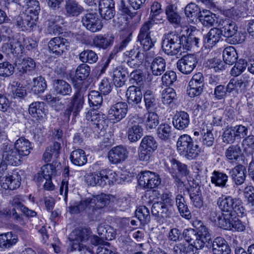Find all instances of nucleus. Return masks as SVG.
Here are the masks:
<instances>
[{
	"label": "nucleus",
	"instance_id": "1",
	"mask_svg": "<svg viewBox=\"0 0 254 254\" xmlns=\"http://www.w3.org/2000/svg\"><path fill=\"white\" fill-rule=\"evenodd\" d=\"M90 229L87 228H77L73 230L69 235L70 241L73 242L72 248L79 252L83 251L85 254H94L92 246H87L85 243L90 239L92 245L97 246L104 241L100 236L91 235Z\"/></svg>",
	"mask_w": 254,
	"mask_h": 254
},
{
	"label": "nucleus",
	"instance_id": "2",
	"mask_svg": "<svg viewBox=\"0 0 254 254\" xmlns=\"http://www.w3.org/2000/svg\"><path fill=\"white\" fill-rule=\"evenodd\" d=\"M193 225L196 229H185L183 236L188 242H192L196 249H202L205 244L209 243L211 240V236L208 229L203 225L201 221H196Z\"/></svg>",
	"mask_w": 254,
	"mask_h": 254
},
{
	"label": "nucleus",
	"instance_id": "3",
	"mask_svg": "<svg viewBox=\"0 0 254 254\" xmlns=\"http://www.w3.org/2000/svg\"><path fill=\"white\" fill-rule=\"evenodd\" d=\"M161 4L157 2H154L152 4L151 6V18L144 22L140 28L137 38L144 51H148L154 46V41L150 37V30L155 23L153 17L157 16L161 12Z\"/></svg>",
	"mask_w": 254,
	"mask_h": 254
},
{
	"label": "nucleus",
	"instance_id": "4",
	"mask_svg": "<svg viewBox=\"0 0 254 254\" xmlns=\"http://www.w3.org/2000/svg\"><path fill=\"white\" fill-rule=\"evenodd\" d=\"M179 153L187 158L191 160L198 156L200 148L197 144L193 145L192 138L188 134L180 136L177 142Z\"/></svg>",
	"mask_w": 254,
	"mask_h": 254
},
{
	"label": "nucleus",
	"instance_id": "5",
	"mask_svg": "<svg viewBox=\"0 0 254 254\" xmlns=\"http://www.w3.org/2000/svg\"><path fill=\"white\" fill-rule=\"evenodd\" d=\"M181 35L175 31L165 34L162 42V48L168 55H176L182 47Z\"/></svg>",
	"mask_w": 254,
	"mask_h": 254
},
{
	"label": "nucleus",
	"instance_id": "6",
	"mask_svg": "<svg viewBox=\"0 0 254 254\" xmlns=\"http://www.w3.org/2000/svg\"><path fill=\"white\" fill-rule=\"evenodd\" d=\"M217 205L223 213H242L243 210L241 200L230 196L222 195L217 199Z\"/></svg>",
	"mask_w": 254,
	"mask_h": 254
},
{
	"label": "nucleus",
	"instance_id": "7",
	"mask_svg": "<svg viewBox=\"0 0 254 254\" xmlns=\"http://www.w3.org/2000/svg\"><path fill=\"white\" fill-rule=\"evenodd\" d=\"M157 147L155 138L151 135H146L142 138L138 149V157L141 161L149 160L152 153Z\"/></svg>",
	"mask_w": 254,
	"mask_h": 254
},
{
	"label": "nucleus",
	"instance_id": "8",
	"mask_svg": "<svg viewBox=\"0 0 254 254\" xmlns=\"http://www.w3.org/2000/svg\"><path fill=\"white\" fill-rule=\"evenodd\" d=\"M90 71V67L88 64H79L77 67L75 76L71 79L72 83L75 88H81L86 90L89 82L86 80Z\"/></svg>",
	"mask_w": 254,
	"mask_h": 254
},
{
	"label": "nucleus",
	"instance_id": "9",
	"mask_svg": "<svg viewBox=\"0 0 254 254\" xmlns=\"http://www.w3.org/2000/svg\"><path fill=\"white\" fill-rule=\"evenodd\" d=\"M81 22L87 30L91 32L100 31L103 27L102 20L96 12H87L83 14Z\"/></svg>",
	"mask_w": 254,
	"mask_h": 254
},
{
	"label": "nucleus",
	"instance_id": "10",
	"mask_svg": "<svg viewBox=\"0 0 254 254\" xmlns=\"http://www.w3.org/2000/svg\"><path fill=\"white\" fill-rule=\"evenodd\" d=\"M1 151L2 159L9 165L17 166L21 164L22 158L12 145L8 143H3Z\"/></svg>",
	"mask_w": 254,
	"mask_h": 254
},
{
	"label": "nucleus",
	"instance_id": "11",
	"mask_svg": "<svg viewBox=\"0 0 254 254\" xmlns=\"http://www.w3.org/2000/svg\"><path fill=\"white\" fill-rule=\"evenodd\" d=\"M139 185L145 189H153L161 183L159 176L150 171H144L138 178Z\"/></svg>",
	"mask_w": 254,
	"mask_h": 254
},
{
	"label": "nucleus",
	"instance_id": "12",
	"mask_svg": "<svg viewBox=\"0 0 254 254\" xmlns=\"http://www.w3.org/2000/svg\"><path fill=\"white\" fill-rule=\"evenodd\" d=\"M88 200L90 204V207H91V210L93 213V214L91 213V214L93 215H95V216H91V218L92 219H96L97 216H96V212H97V214H98L99 209L109 204L110 202V196L109 195L101 193L97 195L96 197H93L91 198H88Z\"/></svg>",
	"mask_w": 254,
	"mask_h": 254
},
{
	"label": "nucleus",
	"instance_id": "13",
	"mask_svg": "<svg viewBox=\"0 0 254 254\" xmlns=\"http://www.w3.org/2000/svg\"><path fill=\"white\" fill-rule=\"evenodd\" d=\"M200 182L193 180L190 184L189 193L192 205L196 208H200L203 205V199L200 189Z\"/></svg>",
	"mask_w": 254,
	"mask_h": 254
},
{
	"label": "nucleus",
	"instance_id": "14",
	"mask_svg": "<svg viewBox=\"0 0 254 254\" xmlns=\"http://www.w3.org/2000/svg\"><path fill=\"white\" fill-rule=\"evenodd\" d=\"M206 247L212 248L213 254H230L231 249L226 241L221 237L216 238L213 241L205 244Z\"/></svg>",
	"mask_w": 254,
	"mask_h": 254
},
{
	"label": "nucleus",
	"instance_id": "15",
	"mask_svg": "<svg viewBox=\"0 0 254 254\" xmlns=\"http://www.w3.org/2000/svg\"><path fill=\"white\" fill-rule=\"evenodd\" d=\"M172 210L160 202L154 203L152 206L151 212L155 216V219L159 223H163L167 218L172 214Z\"/></svg>",
	"mask_w": 254,
	"mask_h": 254
},
{
	"label": "nucleus",
	"instance_id": "16",
	"mask_svg": "<svg viewBox=\"0 0 254 254\" xmlns=\"http://www.w3.org/2000/svg\"><path fill=\"white\" fill-rule=\"evenodd\" d=\"M138 119L133 117L128 121L129 127L127 134L128 139L131 142L138 141L143 136V129L142 126L137 123L135 120Z\"/></svg>",
	"mask_w": 254,
	"mask_h": 254
},
{
	"label": "nucleus",
	"instance_id": "17",
	"mask_svg": "<svg viewBox=\"0 0 254 254\" xmlns=\"http://www.w3.org/2000/svg\"><path fill=\"white\" fill-rule=\"evenodd\" d=\"M127 112V105L125 102H118L110 107L108 111V118L110 120L120 121L124 118Z\"/></svg>",
	"mask_w": 254,
	"mask_h": 254
},
{
	"label": "nucleus",
	"instance_id": "18",
	"mask_svg": "<svg viewBox=\"0 0 254 254\" xmlns=\"http://www.w3.org/2000/svg\"><path fill=\"white\" fill-rule=\"evenodd\" d=\"M126 147L119 145L112 148L108 152V159L112 164H118L125 161L128 156Z\"/></svg>",
	"mask_w": 254,
	"mask_h": 254
},
{
	"label": "nucleus",
	"instance_id": "19",
	"mask_svg": "<svg viewBox=\"0 0 254 254\" xmlns=\"http://www.w3.org/2000/svg\"><path fill=\"white\" fill-rule=\"evenodd\" d=\"M13 23L22 31L30 30L35 24L33 16L27 12H23L15 16Z\"/></svg>",
	"mask_w": 254,
	"mask_h": 254
},
{
	"label": "nucleus",
	"instance_id": "20",
	"mask_svg": "<svg viewBox=\"0 0 254 254\" xmlns=\"http://www.w3.org/2000/svg\"><path fill=\"white\" fill-rule=\"evenodd\" d=\"M68 46L67 40L59 37L52 38L48 44L50 50L57 56L61 55Z\"/></svg>",
	"mask_w": 254,
	"mask_h": 254
},
{
	"label": "nucleus",
	"instance_id": "21",
	"mask_svg": "<svg viewBox=\"0 0 254 254\" xmlns=\"http://www.w3.org/2000/svg\"><path fill=\"white\" fill-rule=\"evenodd\" d=\"M56 168L54 165L47 164L43 166L40 172L35 175L34 180L39 183H42L44 179H51L52 176L56 175Z\"/></svg>",
	"mask_w": 254,
	"mask_h": 254
},
{
	"label": "nucleus",
	"instance_id": "22",
	"mask_svg": "<svg viewBox=\"0 0 254 254\" xmlns=\"http://www.w3.org/2000/svg\"><path fill=\"white\" fill-rule=\"evenodd\" d=\"M247 170L246 167L239 164L230 170L229 174L235 184L238 186L242 185L245 181Z\"/></svg>",
	"mask_w": 254,
	"mask_h": 254
},
{
	"label": "nucleus",
	"instance_id": "23",
	"mask_svg": "<svg viewBox=\"0 0 254 254\" xmlns=\"http://www.w3.org/2000/svg\"><path fill=\"white\" fill-rule=\"evenodd\" d=\"M1 183V187L5 190H14L19 188L21 184V177L18 173L3 178Z\"/></svg>",
	"mask_w": 254,
	"mask_h": 254
},
{
	"label": "nucleus",
	"instance_id": "24",
	"mask_svg": "<svg viewBox=\"0 0 254 254\" xmlns=\"http://www.w3.org/2000/svg\"><path fill=\"white\" fill-rule=\"evenodd\" d=\"M220 30L226 37H232L237 34L238 27L236 23L230 19H225L220 23Z\"/></svg>",
	"mask_w": 254,
	"mask_h": 254
},
{
	"label": "nucleus",
	"instance_id": "25",
	"mask_svg": "<svg viewBox=\"0 0 254 254\" xmlns=\"http://www.w3.org/2000/svg\"><path fill=\"white\" fill-rule=\"evenodd\" d=\"M23 47L16 39L9 38L7 43H4L2 46L3 51L9 54L18 55L22 53Z\"/></svg>",
	"mask_w": 254,
	"mask_h": 254
},
{
	"label": "nucleus",
	"instance_id": "26",
	"mask_svg": "<svg viewBox=\"0 0 254 254\" xmlns=\"http://www.w3.org/2000/svg\"><path fill=\"white\" fill-rule=\"evenodd\" d=\"M53 86L54 90L57 94L63 96L69 95L72 91L70 85L63 79L53 80Z\"/></svg>",
	"mask_w": 254,
	"mask_h": 254
},
{
	"label": "nucleus",
	"instance_id": "27",
	"mask_svg": "<svg viewBox=\"0 0 254 254\" xmlns=\"http://www.w3.org/2000/svg\"><path fill=\"white\" fill-rule=\"evenodd\" d=\"M76 89L77 90L72 96L70 105V107L74 110V114H75V116H76L78 113L83 107V105L84 104L83 91L86 90L81 88Z\"/></svg>",
	"mask_w": 254,
	"mask_h": 254
},
{
	"label": "nucleus",
	"instance_id": "28",
	"mask_svg": "<svg viewBox=\"0 0 254 254\" xmlns=\"http://www.w3.org/2000/svg\"><path fill=\"white\" fill-rule=\"evenodd\" d=\"M189 115L186 112L181 111L177 113L173 118V125L178 129H184L189 126Z\"/></svg>",
	"mask_w": 254,
	"mask_h": 254
},
{
	"label": "nucleus",
	"instance_id": "29",
	"mask_svg": "<svg viewBox=\"0 0 254 254\" xmlns=\"http://www.w3.org/2000/svg\"><path fill=\"white\" fill-rule=\"evenodd\" d=\"M14 147L21 158L28 155L32 147L28 140L24 137H20L14 143Z\"/></svg>",
	"mask_w": 254,
	"mask_h": 254
},
{
	"label": "nucleus",
	"instance_id": "30",
	"mask_svg": "<svg viewBox=\"0 0 254 254\" xmlns=\"http://www.w3.org/2000/svg\"><path fill=\"white\" fill-rule=\"evenodd\" d=\"M169 170L173 176H177L178 174L186 176L189 173L187 166L175 159L170 160Z\"/></svg>",
	"mask_w": 254,
	"mask_h": 254
},
{
	"label": "nucleus",
	"instance_id": "31",
	"mask_svg": "<svg viewBox=\"0 0 254 254\" xmlns=\"http://www.w3.org/2000/svg\"><path fill=\"white\" fill-rule=\"evenodd\" d=\"M113 40L114 37L109 34L98 35L94 37L93 44L95 47L99 49L105 50L113 44Z\"/></svg>",
	"mask_w": 254,
	"mask_h": 254
},
{
	"label": "nucleus",
	"instance_id": "32",
	"mask_svg": "<svg viewBox=\"0 0 254 254\" xmlns=\"http://www.w3.org/2000/svg\"><path fill=\"white\" fill-rule=\"evenodd\" d=\"M128 104H137L141 101L142 94L139 87L135 86H129L126 92Z\"/></svg>",
	"mask_w": 254,
	"mask_h": 254
},
{
	"label": "nucleus",
	"instance_id": "33",
	"mask_svg": "<svg viewBox=\"0 0 254 254\" xmlns=\"http://www.w3.org/2000/svg\"><path fill=\"white\" fill-rule=\"evenodd\" d=\"M113 80L116 87H122L127 80L128 73L121 66L115 68L113 71Z\"/></svg>",
	"mask_w": 254,
	"mask_h": 254
},
{
	"label": "nucleus",
	"instance_id": "34",
	"mask_svg": "<svg viewBox=\"0 0 254 254\" xmlns=\"http://www.w3.org/2000/svg\"><path fill=\"white\" fill-rule=\"evenodd\" d=\"M17 236L12 232L0 235V247L3 249L9 248L16 244Z\"/></svg>",
	"mask_w": 254,
	"mask_h": 254
},
{
	"label": "nucleus",
	"instance_id": "35",
	"mask_svg": "<svg viewBox=\"0 0 254 254\" xmlns=\"http://www.w3.org/2000/svg\"><path fill=\"white\" fill-rule=\"evenodd\" d=\"M223 60L225 64H242L240 62L238 54L236 50L233 47H229L225 48L223 52Z\"/></svg>",
	"mask_w": 254,
	"mask_h": 254
},
{
	"label": "nucleus",
	"instance_id": "36",
	"mask_svg": "<svg viewBox=\"0 0 254 254\" xmlns=\"http://www.w3.org/2000/svg\"><path fill=\"white\" fill-rule=\"evenodd\" d=\"M65 9L66 13L72 16L79 15L83 10L82 6L75 0H66Z\"/></svg>",
	"mask_w": 254,
	"mask_h": 254
},
{
	"label": "nucleus",
	"instance_id": "37",
	"mask_svg": "<svg viewBox=\"0 0 254 254\" xmlns=\"http://www.w3.org/2000/svg\"><path fill=\"white\" fill-rule=\"evenodd\" d=\"M185 13L189 20L193 22L194 19H198L202 12L199 6L193 2L188 4L185 8Z\"/></svg>",
	"mask_w": 254,
	"mask_h": 254
},
{
	"label": "nucleus",
	"instance_id": "38",
	"mask_svg": "<svg viewBox=\"0 0 254 254\" xmlns=\"http://www.w3.org/2000/svg\"><path fill=\"white\" fill-rule=\"evenodd\" d=\"M70 159L74 165L78 166L85 165L87 161L84 151L80 149L73 150L70 154Z\"/></svg>",
	"mask_w": 254,
	"mask_h": 254
},
{
	"label": "nucleus",
	"instance_id": "39",
	"mask_svg": "<svg viewBox=\"0 0 254 254\" xmlns=\"http://www.w3.org/2000/svg\"><path fill=\"white\" fill-rule=\"evenodd\" d=\"M144 100L145 101V107L149 112H155L158 108V102L157 100L153 94L152 91L147 90L144 94Z\"/></svg>",
	"mask_w": 254,
	"mask_h": 254
},
{
	"label": "nucleus",
	"instance_id": "40",
	"mask_svg": "<svg viewBox=\"0 0 254 254\" xmlns=\"http://www.w3.org/2000/svg\"><path fill=\"white\" fill-rule=\"evenodd\" d=\"M181 38L183 41L182 47L184 49L191 50L192 49H195L199 47V39L194 36L192 34H190L188 37L182 35H181Z\"/></svg>",
	"mask_w": 254,
	"mask_h": 254
},
{
	"label": "nucleus",
	"instance_id": "41",
	"mask_svg": "<svg viewBox=\"0 0 254 254\" xmlns=\"http://www.w3.org/2000/svg\"><path fill=\"white\" fill-rule=\"evenodd\" d=\"M144 116V122L147 130L155 128L159 123V116L155 112H147Z\"/></svg>",
	"mask_w": 254,
	"mask_h": 254
},
{
	"label": "nucleus",
	"instance_id": "42",
	"mask_svg": "<svg viewBox=\"0 0 254 254\" xmlns=\"http://www.w3.org/2000/svg\"><path fill=\"white\" fill-rule=\"evenodd\" d=\"M97 231L99 236L104 241L111 240L115 237V233L113 228L109 225H99L97 228Z\"/></svg>",
	"mask_w": 254,
	"mask_h": 254
},
{
	"label": "nucleus",
	"instance_id": "43",
	"mask_svg": "<svg viewBox=\"0 0 254 254\" xmlns=\"http://www.w3.org/2000/svg\"><path fill=\"white\" fill-rule=\"evenodd\" d=\"M222 34V31L219 28H211L204 39V42L208 44V46H213L220 40Z\"/></svg>",
	"mask_w": 254,
	"mask_h": 254
},
{
	"label": "nucleus",
	"instance_id": "44",
	"mask_svg": "<svg viewBox=\"0 0 254 254\" xmlns=\"http://www.w3.org/2000/svg\"><path fill=\"white\" fill-rule=\"evenodd\" d=\"M228 178V177L226 174L214 171L212 174L211 181L216 186L223 188L226 187Z\"/></svg>",
	"mask_w": 254,
	"mask_h": 254
},
{
	"label": "nucleus",
	"instance_id": "45",
	"mask_svg": "<svg viewBox=\"0 0 254 254\" xmlns=\"http://www.w3.org/2000/svg\"><path fill=\"white\" fill-rule=\"evenodd\" d=\"M29 112L34 118H42L43 115H45L44 103L40 102L32 103L29 105Z\"/></svg>",
	"mask_w": 254,
	"mask_h": 254
},
{
	"label": "nucleus",
	"instance_id": "46",
	"mask_svg": "<svg viewBox=\"0 0 254 254\" xmlns=\"http://www.w3.org/2000/svg\"><path fill=\"white\" fill-rule=\"evenodd\" d=\"M47 83L45 78L39 76L33 79L32 91L35 94L43 92L47 88Z\"/></svg>",
	"mask_w": 254,
	"mask_h": 254
},
{
	"label": "nucleus",
	"instance_id": "47",
	"mask_svg": "<svg viewBox=\"0 0 254 254\" xmlns=\"http://www.w3.org/2000/svg\"><path fill=\"white\" fill-rule=\"evenodd\" d=\"M101 177L102 181L101 184L105 186L107 184L110 185L117 180V174L110 169H104L101 170Z\"/></svg>",
	"mask_w": 254,
	"mask_h": 254
},
{
	"label": "nucleus",
	"instance_id": "48",
	"mask_svg": "<svg viewBox=\"0 0 254 254\" xmlns=\"http://www.w3.org/2000/svg\"><path fill=\"white\" fill-rule=\"evenodd\" d=\"M69 211L70 213L77 214L87 208L89 210V213H90L91 207L88 198L82 200L79 202H75L70 205L68 207Z\"/></svg>",
	"mask_w": 254,
	"mask_h": 254
},
{
	"label": "nucleus",
	"instance_id": "49",
	"mask_svg": "<svg viewBox=\"0 0 254 254\" xmlns=\"http://www.w3.org/2000/svg\"><path fill=\"white\" fill-rule=\"evenodd\" d=\"M204 83L190 81L187 88V94L190 97L197 96L201 94Z\"/></svg>",
	"mask_w": 254,
	"mask_h": 254
},
{
	"label": "nucleus",
	"instance_id": "50",
	"mask_svg": "<svg viewBox=\"0 0 254 254\" xmlns=\"http://www.w3.org/2000/svg\"><path fill=\"white\" fill-rule=\"evenodd\" d=\"M157 134L160 139L168 140L172 135V127L167 124H162L157 128Z\"/></svg>",
	"mask_w": 254,
	"mask_h": 254
},
{
	"label": "nucleus",
	"instance_id": "51",
	"mask_svg": "<svg viewBox=\"0 0 254 254\" xmlns=\"http://www.w3.org/2000/svg\"><path fill=\"white\" fill-rule=\"evenodd\" d=\"M88 102L90 107L92 106L93 109L96 110L100 107L103 102V98L101 94L97 91L93 90L88 94Z\"/></svg>",
	"mask_w": 254,
	"mask_h": 254
},
{
	"label": "nucleus",
	"instance_id": "52",
	"mask_svg": "<svg viewBox=\"0 0 254 254\" xmlns=\"http://www.w3.org/2000/svg\"><path fill=\"white\" fill-rule=\"evenodd\" d=\"M101 176V171L98 172H93L86 174L85 180L88 185L92 186L98 185L104 187V185H101L100 183L102 181Z\"/></svg>",
	"mask_w": 254,
	"mask_h": 254
},
{
	"label": "nucleus",
	"instance_id": "53",
	"mask_svg": "<svg viewBox=\"0 0 254 254\" xmlns=\"http://www.w3.org/2000/svg\"><path fill=\"white\" fill-rule=\"evenodd\" d=\"M215 14L208 10H203L199 18L200 22L205 26H212L215 22Z\"/></svg>",
	"mask_w": 254,
	"mask_h": 254
},
{
	"label": "nucleus",
	"instance_id": "54",
	"mask_svg": "<svg viewBox=\"0 0 254 254\" xmlns=\"http://www.w3.org/2000/svg\"><path fill=\"white\" fill-rule=\"evenodd\" d=\"M234 215H235V213H222L219 221V227L225 230H231Z\"/></svg>",
	"mask_w": 254,
	"mask_h": 254
},
{
	"label": "nucleus",
	"instance_id": "55",
	"mask_svg": "<svg viewBox=\"0 0 254 254\" xmlns=\"http://www.w3.org/2000/svg\"><path fill=\"white\" fill-rule=\"evenodd\" d=\"M79 59L83 63L94 64L98 60L97 55L92 50H84L79 54Z\"/></svg>",
	"mask_w": 254,
	"mask_h": 254
},
{
	"label": "nucleus",
	"instance_id": "56",
	"mask_svg": "<svg viewBox=\"0 0 254 254\" xmlns=\"http://www.w3.org/2000/svg\"><path fill=\"white\" fill-rule=\"evenodd\" d=\"M161 98L163 104L169 105L176 100V93L172 88H167L163 91Z\"/></svg>",
	"mask_w": 254,
	"mask_h": 254
},
{
	"label": "nucleus",
	"instance_id": "57",
	"mask_svg": "<svg viewBox=\"0 0 254 254\" xmlns=\"http://www.w3.org/2000/svg\"><path fill=\"white\" fill-rule=\"evenodd\" d=\"M135 216L143 224L149 222L150 218L149 209L145 206H139L135 211Z\"/></svg>",
	"mask_w": 254,
	"mask_h": 254
},
{
	"label": "nucleus",
	"instance_id": "58",
	"mask_svg": "<svg viewBox=\"0 0 254 254\" xmlns=\"http://www.w3.org/2000/svg\"><path fill=\"white\" fill-rule=\"evenodd\" d=\"M242 145L244 152L247 155H251L254 151V135H250L246 136L243 140Z\"/></svg>",
	"mask_w": 254,
	"mask_h": 254
},
{
	"label": "nucleus",
	"instance_id": "59",
	"mask_svg": "<svg viewBox=\"0 0 254 254\" xmlns=\"http://www.w3.org/2000/svg\"><path fill=\"white\" fill-rule=\"evenodd\" d=\"M242 150L238 145H232L229 146L225 151V155L229 160H237L240 157Z\"/></svg>",
	"mask_w": 254,
	"mask_h": 254
},
{
	"label": "nucleus",
	"instance_id": "60",
	"mask_svg": "<svg viewBox=\"0 0 254 254\" xmlns=\"http://www.w3.org/2000/svg\"><path fill=\"white\" fill-rule=\"evenodd\" d=\"M234 80L236 82L235 83L236 90L237 91L240 90L243 92L246 90L251 82V79L248 76H242L237 78H234Z\"/></svg>",
	"mask_w": 254,
	"mask_h": 254
},
{
	"label": "nucleus",
	"instance_id": "61",
	"mask_svg": "<svg viewBox=\"0 0 254 254\" xmlns=\"http://www.w3.org/2000/svg\"><path fill=\"white\" fill-rule=\"evenodd\" d=\"M166 13L170 22L179 25L181 22V16L173 9L172 5H169L166 9Z\"/></svg>",
	"mask_w": 254,
	"mask_h": 254
},
{
	"label": "nucleus",
	"instance_id": "62",
	"mask_svg": "<svg viewBox=\"0 0 254 254\" xmlns=\"http://www.w3.org/2000/svg\"><path fill=\"white\" fill-rule=\"evenodd\" d=\"M27 12L30 15L36 16L40 10L39 2L37 0H26Z\"/></svg>",
	"mask_w": 254,
	"mask_h": 254
},
{
	"label": "nucleus",
	"instance_id": "63",
	"mask_svg": "<svg viewBox=\"0 0 254 254\" xmlns=\"http://www.w3.org/2000/svg\"><path fill=\"white\" fill-rule=\"evenodd\" d=\"M112 87V82L107 78L102 79L99 84V89L104 95L109 94L111 91Z\"/></svg>",
	"mask_w": 254,
	"mask_h": 254
},
{
	"label": "nucleus",
	"instance_id": "64",
	"mask_svg": "<svg viewBox=\"0 0 254 254\" xmlns=\"http://www.w3.org/2000/svg\"><path fill=\"white\" fill-rule=\"evenodd\" d=\"M236 138L233 127L227 128L222 135L223 142L227 144L233 143L235 140Z\"/></svg>",
	"mask_w": 254,
	"mask_h": 254
}]
</instances>
